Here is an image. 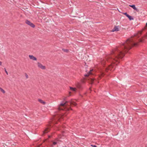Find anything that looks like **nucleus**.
Returning a JSON list of instances; mask_svg holds the SVG:
<instances>
[{
	"label": "nucleus",
	"instance_id": "f257e3e1",
	"mask_svg": "<svg viewBox=\"0 0 147 147\" xmlns=\"http://www.w3.org/2000/svg\"><path fill=\"white\" fill-rule=\"evenodd\" d=\"M144 40L143 38L138 39L137 42H135L133 39H127L125 42L122 43L120 47L113 49L110 55L106 56V60L113 64H115V62L119 63L120 59L125 56V53L133 47L137 46L138 42H142Z\"/></svg>",
	"mask_w": 147,
	"mask_h": 147
},
{
	"label": "nucleus",
	"instance_id": "f03ea898",
	"mask_svg": "<svg viewBox=\"0 0 147 147\" xmlns=\"http://www.w3.org/2000/svg\"><path fill=\"white\" fill-rule=\"evenodd\" d=\"M69 103V105H73L76 106L77 104L74 102H71L70 101L65 100V102L62 101L58 107V110H69L70 108L69 107L67 108V106H69L67 104Z\"/></svg>",
	"mask_w": 147,
	"mask_h": 147
},
{
	"label": "nucleus",
	"instance_id": "7ed1b4c3",
	"mask_svg": "<svg viewBox=\"0 0 147 147\" xmlns=\"http://www.w3.org/2000/svg\"><path fill=\"white\" fill-rule=\"evenodd\" d=\"M25 23L32 28H34L35 27V26L34 24L28 20H26Z\"/></svg>",
	"mask_w": 147,
	"mask_h": 147
},
{
	"label": "nucleus",
	"instance_id": "20e7f679",
	"mask_svg": "<svg viewBox=\"0 0 147 147\" xmlns=\"http://www.w3.org/2000/svg\"><path fill=\"white\" fill-rule=\"evenodd\" d=\"M37 64L38 67L39 68L43 69H45V66L43 65L41 63L38 62Z\"/></svg>",
	"mask_w": 147,
	"mask_h": 147
},
{
	"label": "nucleus",
	"instance_id": "39448f33",
	"mask_svg": "<svg viewBox=\"0 0 147 147\" xmlns=\"http://www.w3.org/2000/svg\"><path fill=\"white\" fill-rule=\"evenodd\" d=\"M142 31H138V33L135 35V37L137 38H138L141 35L142 33Z\"/></svg>",
	"mask_w": 147,
	"mask_h": 147
},
{
	"label": "nucleus",
	"instance_id": "423d86ee",
	"mask_svg": "<svg viewBox=\"0 0 147 147\" xmlns=\"http://www.w3.org/2000/svg\"><path fill=\"white\" fill-rule=\"evenodd\" d=\"M119 26H115L113 28V29H112V30L111 31L112 32H114L115 31H117L119 30V29L118 28V27Z\"/></svg>",
	"mask_w": 147,
	"mask_h": 147
},
{
	"label": "nucleus",
	"instance_id": "0eeeda50",
	"mask_svg": "<svg viewBox=\"0 0 147 147\" xmlns=\"http://www.w3.org/2000/svg\"><path fill=\"white\" fill-rule=\"evenodd\" d=\"M50 130V128L49 127H47L45 130L43 131V134H44L47 133Z\"/></svg>",
	"mask_w": 147,
	"mask_h": 147
},
{
	"label": "nucleus",
	"instance_id": "6e6552de",
	"mask_svg": "<svg viewBox=\"0 0 147 147\" xmlns=\"http://www.w3.org/2000/svg\"><path fill=\"white\" fill-rule=\"evenodd\" d=\"M29 57L30 59H32L34 61H36L37 59V58L35 57H34L32 55H29Z\"/></svg>",
	"mask_w": 147,
	"mask_h": 147
},
{
	"label": "nucleus",
	"instance_id": "1a4fd4ad",
	"mask_svg": "<svg viewBox=\"0 0 147 147\" xmlns=\"http://www.w3.org/2000/svg\"><path fill=\"white\" fill-rule=\"evenodd\" d=\"M38 101L39 102L42 104L43 105H45L46 103V102H45L43 101L42 99H38Z\"/></svg>",
	"mask_w": 147,
	"mask_h": 147
},
{
	"label": "nucleus",
	"instance_id": "9d476101",
	"mask_svg": "<svg viewBox=\"0 0 147 147\" xmlns=\"http://www.w3.org/2000/svg\"><path fill=\"white\" fill-rule=\"evenodd\" d=\"M128 18L129 19L130 21L133 20L134 19L133 17L130 15L129 16V17H128Z\"/></svg>",
	"mask_w": 147,
	"mask_h": 147
},
{
	"label": "nucleus",
	"instance_id": "9b49d317",
	"mask_svg": "<svg viewBox=\"0 0 147 147\" xmlns=\"http://www.w3.org/2000/svg\"><path fill=\"white\" fill-rule=\"evenodd\" d=\"M129 6L132 7L134 9L136 7L135 5H129Z\"/></svg>",
	"mask_w": 147,
	"mask_h": 147
},
{
	"label": "nucleus",
	"instance_id": "f8f14e48",
	"mask_svg": "<svg viewBox=\"0 0 147 147\" xmlns=\"http://www.w3.org/2000/svg\"><path fill=\"white\" fill-rule=\"evenodd\" d=\"M62 50L64 52L68 53L69 51L68 49H62Z\"/></svg>",
	"mask_w": 147,
	"mask_h": 147
},
{
	"label": "nucleus",
	"instance_id": "ddd939ff",
	"mask_svg": "<svg viewBox=\"0 0 147 147\" xmlns=\"http://www.w3.org/2000/svg\"><path fill=\"white\" fill-rule=\"evenodd\" d=\"M69 88L70 90L71 91H75L76 90V88H73L71 87H70Z\"/></svg>",
	"mask_w": 147,
	"mask_h": 147
},
{
	"label": "nucleus",
	"instance_id": "4468645a",
	"mask_svg": "<svg viewBox=\"0 0 147 147\" xmlns=\"http://www.w3.org/2000/svg\"><path fill=\"white\" fill-rule=\"evenodd\" d=\"M94 82V80L93 78H90V83L91 84H92Z\"/></svg>",
	"mask_w": 147,
	"mask_h": 147
},
{
	"label": "nucleus",
	"instance_id": "2eb2a0df",
	"mask_svg": "<svg viewBox=\"0 0 147 147\" xmlns=\"http://www.w3.org/2000/svg\"><path fill=\"white\" fill-rule=\"evenodd\" d=\"M0 90L4 94L5 92V91L2 88H1L0 87Z\"/></svg>",
	"mask_w": 147,
	"mask_h": 147
},
{
	"label": "nucleus",
	"instance_id": "dca6fc26",
	"mask_svg": "<svg viewBox=\"0 0 147 147\" xmlns=\"http://www.w3.org/2000/svg\"><path fill=\"white\" fill-rule=\"evenodd\" d=\"M123 14L125 15L127 18H128L129 15L127 12L123 13Z\"/></svg>",
	"mask_w": 147,
	"mask_h": 147
},
{
	"label": "nucleus",
	"instance_id": "f3484780",
	"mask_svg": "<svg viewBox=\"0 0 147 147\" xmlns=\"http://www.w3.org/2000/svg\"><path fill=\"white\" fill-rule=\"evenodd\" d=\"M92 69H90L89 71H88L87 73L89 75H91L92 74Z\"/></svg>",
	"mask_w": 147,
	"mask_h": 147
},
{
	"label": "nucleus",
	"instance_id": "a211bd4d",
	"mask_svg": "<svg viewBox=\"0 0 147 147\" xmlns=\"http://www.w3.org/2000/svg\"><path fill=\"white\" fill-rule=\"evenodd\" d=\"M134 10H136L137 12H139V9L137 8L136 7L134 9Z\"/></svg>",
	"mask_w": 147,
	"mask_h": 147
},
{
	"label": "nucleus",
	"instance_id": "6ab92c4d",
	"mask_svg": "<svg viewBox=\"0 0 147 147\" xmlns=\"http://www.w3.org/2000/svg\"><path fill=\"white\" fill-rule=\"evenodd\" d=\"M57 142H53V145H55L56 144H57Z\"/></svg>",
	"mask_w": 147,
	"mask_h": 147
},
{
	"label": "nucleus",
	"instance_id": "aec40b11",
	"mask_svg": "<svg viewBox=\"0 0 147 147\" xmlns=\"http://www.w3.org/2000/svg\"><path fill=\"white\" fill-rule=\"evenodd\" d=\"M89 75L88 73L87 74H86L84 75V76L85 77H88V76Z\"/></svg>",
	"mask_w": 147,
	"mask_h": 147
},
{
	"label": "nucleus",
	"instance_id": "412c9836",
	"mask_svg": "<svg viewBox=\"0 0 147 147\" xmlns=\"http://www.w3.org/2000/svg\"><path fill=\"white\" fill-rule=\"evenodd\" d=\"M90 146H92V147H97L95 145H93L92 144H91L90 145Z\"/></svg>",
	"mask_w": 147,
	"mask_h": 147
},
{
	"label": "nucleus",
	"instance_id": "4be33fe9",
	"mask_svg": "<svg viewBox=\"0 0 147 147\" xmlns=\"http://www.w3.org/2000/svg\"><path fill=\"white\" fill-rule=\"evenodd\" d=\"M25 76L26 77V78H28V75L26 73H25Z\"/></svg>",
	"mask_w": 147,
	"mask_h": 147
},
{
	"label": "nucleus",
	"instance_id": "5701e85b",
	"mask_svg": "<svg viewBox=\"0 0 147 147\" xmlns=\"http://www.w3.org/2000/svg\"><path fill=\"white\" fill-rule=\"evenodd\" d=\"M4 69H5V72L8 75V72H7V71L6 69L5 68Z\"/></svg>",
	"mask_w": 147,
	"mask_h": 147
},
{
	"label": "nucleus",
	"instance_id": "b1692460",
	"mask_svg": "<svg viewBox=\"0 0 147 147\" xmlns=\"http://www.w3.org/2000/svg\"><path fill=\"white\" fill-rule=\"evenodd\" d=\"M69 96H70L71 94V92H69Z\"/></svg>",
	"mask_w": 147,
	"mask_h": 147
},
{
	"label": "nucleus",
	"instance_id": "393cba45",
	"mask_svg": "<svg viewBox=\"0 0 147 147\" xmlns=\"http://www.w3.org/2000/svg\"><path fill=\"white\" fill-rule=\"evenodd\" d=\"M63 101H65L66 100V98H63Z\"/></svg>",
	"mask_w": 147,
	"mask_h": 147
},
{
	"label": "nucleus",
	"instance_id": "a878e982",
	"mask_svg": "<svg viewBox=\"0 0 147 147\" xmlns=\"http://www.w3.org/2000/svg\"><path fill=\"white\" fill-rule=\"evenodd\" d=\"M2 62L1 61H0V65H2Z\"/></svg>",
	"mask_w": 147,
	"mask_h": 147
},
{
	"label": "nucleus",
	"instance_id": "bb28decb",
	"mask_svg": "<svg viewBox=\"0 0 147 147\" xmlns=\"http://www.w3.org/2000/svg\"><path fill=\"white\" fill-rule=\"evenodd\" d=\"M146 26L147 27V22L146 23Z\"/></svg>",
	"mask_w": 147,
	"mask_h": 147
},
{
	"label": "nucleus",
	"instance_id": "cd10ccee",
	"mask_svg": "<svg viewBox=\"0 0 147 147\" xmlns=\"http://www.w3.org/2000/svg\"><path fill=\"white\" fill-rule=\"evenodd\" d=\"M49 137L50 138L51 137V136H49Z\"/></svg>",
	"mask_w": 147,
	"mask_h": 147
},
{
	"label": "nucleus",
	"instance_id": "c85d7f7f",
	"mask_svg": "<svg viewBox=\"0 0 147 147\" xmlns=\"http://www.w3.org/2000/svg\"><path fill=\"white\" fill-rule=\"evenodd\" d=\"M116 65H117V64H116Z\"/></svg>",
	"mask_w": 147,
	"mask_h": 147
}]
</instances>
